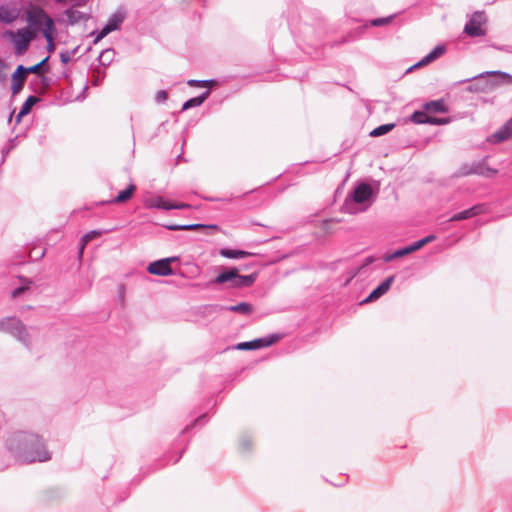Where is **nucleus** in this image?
<instances>
[{
  "label": "nucleus",
  "instance_id": "obj_3",
  "mask_svg": "<svg viewBox=\"0 0 512 512\" xmlns=\"http://www.w3.org/2000/svg\"><path fill=\"white\" fill-rule=\"evenodd\" d=\"M0 332L10 335L26 347L31 345L29 329L17 317L8 316L0 319Z\"/></svg>",
  "mask_w": 512,
  "mask_h": 512
},
{
  "label": "nucleus",
  "instance_id": "obj_39",
  "mask_svg": "<svg viewBox=\"0 0 512 512\" xmlns=\"http://www.w3.org/2000/svg\"><path fill=\"white\" fill-rule=\"evenodd\" d=\"M190 205L186 203H171L170 202V210L171 209H186L189 208Z\"/></svg>",
  "mask_w": 512,
  "mask_h": 512
},
{
  "label": "nucleus",
  "instance_id": "obj_41",
  "mask_svg": "<svg viewBox=\"0 0 512 512\" xmlns=\"http://www.w3.org/2000/svg\"><path fill=\"white\" fill-rule=\"evenodd\" d=\"M435 238H436V237H435L434 235H428V236H426V237L422 238L421 240H422V243H423V244H424V246H425L426 244H428V243H430V242L434 241V240H435Z\"/></svg>",
  "mask_w": 512,
  "mask_h": 512
},
{
  "label": "nucleus",
  "instance_id": "obj_23",
  "mask_svg": "<svg viewBox=\"0 0 512 512\" xmlns=\"http://www.w3.org/2000/svg\"><path fill=\"white\" fill-rule=\"evenodd\" d=\"M225 309L231 312L241 313L245 315L250 314L253 311L252 306L245 302L239 303L237 305L228 306Z\"/></svg>",
  "mask_w": 512,
  "mask_h": 512
},
{
  "label": "nucleus",
  "instance_id": "obj_13",
  "mask_svg": "<svg viewBox=\"0 0 512 512\" xmlns=\"http://www.w3.org/2000/svg\"><path fill=\"white\" fill-rule=\"evenodd\" d=\"M485 212V206L482 204L475 205L467 210L454 214L449 221H461L465 219L472 218L481 213Z\"/></svg>",
  "mask_w": 512,
  "mask_h": 512
},
{
  "label": "nucleus",
  "instance_id": "obj_45",
  "mask_svg": "<svg viewBox=\"0 0 512 512\" xmlns=\"http://www.w3.org/2000/svg\"><path fill=\"white\" fill-rule=\"evenodd\" d=\"M487 85H488V88H492V87H494L496 85V83L495 82H491V83H489Z\"/></svg>",
  "mask_w": 512,
  "mask_h": 512
},
{
  "label": "nucleus",
  "instance_id": "obj_16",
  "mask_svg": "<svg viewBox=\"0 0 512 512\" xmlns=\"http://www.w3.org/2000/svg\"><path fill=\"white\" fill-rule=\"evenodd\" d=\"M445 52L444 46H436L430 53H428L425 57H423L418 63H416L413 67H421L424 65H427L437 58H439L441 55H443Z\"/></svg>",
  "mask_w": 512,
  "mask_h": 512
},
{
  "label": "nucleus",
  "instance_id": "obj_40",
  "mask_svg": "<svg viewBox=\"0 0 512 512\" xmlns=\"http://www.w3.org/2000/svg\"><path fill=\"white\" fill-rule=\"evenodd\" d=\"M423 246H424V244L422 243L421 239L416 241V242H414L413 244H411V247H412L414 252L419 250V249H421Z\"/></svg>",
  "mask_w": 512,
  "mask_h": 512
},
{
  "label": "nucleus",
  "instance_id": "obj_28",
  "mask_svg": "<svg viewBox=\"0 0 512 512\" xmlns=\"http://www.w3.org/2000/svg\"><path fill=\"white\" fill-rule=\"evenodd\" d=\"M429 117L425 112L423 111H415L411 115V121L416 124H425L429 123Z\"/></svg>",
  "mask_w": 512,
  "mask_h": 512
},
{
  "label": "nucleus",
  "instance_id": "obj_36",
  "mask_svg": "<svg viewBox=\"0 0 512 512\" xmlns=\"http://www.w3.org/2000/svg\"><path fill=\"white\" fill-rule=\"evenodd\" d=\"M449 122L448 119H445V118H437V117H429V123L428 124H432V125H444V124H447Z\"/></svg>",
  "mask_w": 512,
  "mask_h": 512
},
{
  "label": "nucleus",
  "instance_id": "obj_24",
  "mask_svg": "<svg viewBox=\"0 0 512 512\" xmlns=\"http://www.w3.org/2000/svg\"><path fill=\"white\" fill-rule=\"evenodd\" d=\"M37 101H38L37 97H35V96H29V97L26 99V101L24 102V104L22 105V107H21V110H20V112H19V114H18V116H17V117H18V120H19L22 116H24V115L28 114V113L30 112L31 108L33 107V105H34Z\"/></svg>",
  "mask_w": 512,
  "mask_h": 512
},
{
  "label": "nucleus",
  "instance_id": "obj_9",
  "mask_svg": "<svg viewBox=\"0 0 512 512\" xmlns=\"http://www.w3.org/2000/svg\"><path fill=\"white\" fill-rule=\"evenodd\" d=\"M510 139H512V117L497 131L489 135L486 141L491 144H498Z\"/></svg>",
  "mask_w": 512,
  "mask_h": 512
},
{
  "label": "nucleus",
  "instance_id": "obj_42",
  "mask_svg": "<svg viewBox=\"0 0 512 512\" xmlns=\"http://www.w3.org/2000/svg\"><path fill=\"white\" fill-rule=\"evenodd\" d=\"M26 287H19L13 290L12 297H18L21 293L25 291Z\"/></svg>",
  "mask_w": 512,
  "mask_h": 512
},
{
  "label": "nucleus",
  "instance_id": "obj_49",
  "mask_svg": "<svg viewBox=\"0 0 512 512\" xmlns=\"http://www.w3.org/2000/svg\"><path fill=\"white\" fill-rule=\"evenodd\" d=\"M509 52H512V49H511V50H509Z\"/></svg>",
  "mask_w": 512,
  "mask_h": 512
},
{
  "label": "nucleus",
  "instance_id": "obj_10",
  "mask_svg": "<svg viewBox=\"0 0 512 512\" xmlns=\"http://www.w3.org/2000/svg\"><path fill=\"white\" fill-rule=\"evenodd\" d=\"M124 14L121 12L114 13L109 19L107 24L101 29L99 34L96 36L94 42L97 43L104 37H106L112 31L117 30L122 22L124 21Z\"/></svg>",
  "mask_w": 512,
  "mask_h": 512
},
{
  "label": "nucleus",
  "instance_id": "obj_11",
  "mask_svg": "<svg viewBox=\"0 0 512 512\" xmlns=\"http://www.w3.org/2000/svg\"><path fill=\"white\" fill-rule=\"evenodd\" d=\"M21 9L16 4H4L0 7V21L6 24L13 23L20 16Z\"/></svg>",
  "mask_w": 512,
  "mask_h": 512
},
{
  "label": "nucleus",
  "instance_id": "obj_18",
  "mask_svg": "<svg viewBox=\"0 0 512 512\" xmlns=\"http://www.w3.org/2000/svg\"><path fill=\"white\" fill-rule=\"evenodd\" d=\"M472 170L473 174L486 176V177H492L497 174V170L487 167L485 165V161H479V162H473L472 163Z\"/></svg>",
  "mask_w": 512,
  "mask_h": 512
},
{
  "label": "nucleus",
  "instance_id": "obj_14",
  "mask_svg": "<svg viewBox=\"0 0 512 512\" xmlns=\"http://www.w3.org/2000/svg\"><path fill=\"white\" fill-rule=\"evenodd\" d=\"M144 205L150 209L170 210V202L161 196H149L144 199Z\"/></svg>",
  "mask_w": 512,
  "mask_h": 512
},
{
  "label": "nucleus",
  "instance_id": "obj_32",
  "mask_svg": "<svg viewBox=\"0 0 512 512\" xmlns=\"http://www.w3.org/2000/svg\"><path fill=\"white\" fill-rule=\"evenodd\" d=\"M48 57H46L45 59H43L41 62H39L38 64L34 65V66H31V67H24V70L22 71V74H27V73H38L41 69V67L48 61Z\"/></svg>",
  "mask_w": 512,
  "mask_h": 512
},
{
  "label": "nucleus",
  "instance_id": "obj_26",
  "mask_svg": "<svg viewBox=\"0 0 512 512\" xmlns=\"http://www.w3.org/2000/svg\"><path fill=\"white\" fill-rule=\"evenodd\" d=\"M100 235H101L100 231L92 230V231H89L88 233H86L82 237V239H81V247H80V252H79V256L80 257L82 256L84 247L87 245V243H89L92 239H94V238H96V237H98Z\"/></svg>",
  "mask_w": 512,
  "mask_h": 512
},
{
  "label": "nucleus",
  "instance_id": "obj_37",
  "mask_svg": "<svg viewBox=\"0 0 512 512\" xmlns=\"http://www.w3.org/2000/svg\"><path fill=\"white\" fill-rule=\"evenodd\" d=\"M189 86H207L211 84V81L208 80H189L187 82Z\"/></svg>",
  "mask_w": 512,
  "mask_h": 512
},
{
  "label": "nucleus",
  "instance_id": "obj_34",
  "mask_svg": "<svg viewBox=\"0 0 512 512\" xmlns=\"http://www.w3.org/2000/svg\"><path fill=\"white\" fill-rule=\"evenodd\" d=\"M392 20V16H389V17H384V18H377V19H373L370 24L372 26H383V25H387L391 22Z\"/></svg>",
  "mask_w": 512,
  "mask_h": 512
},
{
  "label": "nucleus",
  "instance_id": "obj_19",
  "mask_svg": "<svg viewBox=\"0 0 512 512\" xmlns=\"http://www.w3.org/2000/svg\"><path fill=\"white\" fill-rule=\"evenodd\" d=\"M220 255L229 258V259H242L253 256L254 254L251 252L243 251V250H233V249H221Z\"/></svg>",
  "mask_w": 512,
  "mask_h": 512
},
{
  "label": "nucleus",
  "instance_id": "obj_1",
  "mask_svg": "<svg viewBox=\"0 0 512 512\" xmlns=\"http://www.w3.org/2000/svg\"><path fill=\"white\" fill-rule=\"evenodd\" d=\"M6 447L21 463L46 462L51 459V453L46 448L45 440L36 433L14 432L7 439Z\"/></svg>",
  "mask_w": 512,
  "mask_h": 512
},
{
  "label": "nucleus",
  "instance_id": "obj_5",
  "mask_svg": "<svg viewBox=\"0 0 512 512\" xmlns=\"http://www.w3.org/2000/svg\"><path fill=\"white\" fill-rule=\"evenodd\" d=\"M10 35L15 53L17 55L24 54L36 36L35 32L29 28L18 29L16 32H11Z\"/></svg>",
  "mask_w": 512,
  "mask_h": 512
},
{
  "label": "nucleus",
  "instance_id": "obj_38",
  "mask_svg": "<svg viewBox=\"0 0 512 512\" xmlns=\"http://www.w3.org/2000/svg\"><path fill=\"white\" fill-rule=\"evenodd\" d=\"M167 99V93L164 90H160L155 95V100L159 103H163Z\"/></svg>",
  "mask_w": 512,
  "mask_h": 512
},
{
  "label": "nucleus",
  "instance_id": "obj_35",
  "mask_svg": "<svg viewBox=\"0 0 512 512\" xmlns=\"http://www.w3.org/2000/svg\"><path fill=\"white\" fill-rule=\"evenodd\" d=\"M399 257H403L401 249H398L393 253L385 254L383 256V259L385 262H390V261L394 260L395 258H399Z\"/></svg>",
  "mask_w": 512,
  "mask_h": 512
},
{
  "label": "nucleus",
  "instance_id": "obj_15",
  "mask_svg": "<svg viewBox=\"0 0 512 512\" xmlns=\"http://www.w3.org/2000/svg\"><path fill=\"white\" fill-rule=\"evenodd\" d=\"M23 70H24V66L19 65L17 67L16 71L12 75L11 89H12L13 94H18L24 86V81H25L26 75L22 74Z\"/></svg>",
  "mask_w": 512,
  "mask_h": 512
},
{
  "label": "nucleus",
  "instance_id": "obj_12",
  "mask_svg": "<svg viewBox=\"0 0 512 512\" xmlns=\"http://www.w3.org/2000/svg\"><path fill=\"white\" fill-rule=\"evenodd\" d=\"M395 280V276L392 275V276H389L388 278H386L379 286H377L370 294L369 296L363 300L362 303H368V302H372V301H375L377 300L378 298H380L381 296H383L384 294H386L391 285L393 284Z\"/></svg>",
  "mask_w": 512,
  "mask_h": 512
},
{
  "label": "nucleus",
  "instance_id": "obj_31",
  "mask_svg": "<svg viewBox=\"0 0 512 512\" xmlns=\"http://www.w3.org/2000/svg\"><path fill=\"white\" fill-rule=\"evenodd\" d=\"M483 76H497V77H500L503 80H505L507 83H512V75L505 73V72H501V71L485 72V73L480 74L478 77H483Z\"/></svg>",
  "mask_w": 512,
  "mask_h": 512
},
{
  "label": "nucleus",
  "instance_id": "obj_29",
  "mask_svg": "<svg viewBox=\"0 0 512 512\" xmlns=\"http://www.w3.org/2000/svg\"><path fill=\"white\" fill-rule=\"evenodd\" d=\"M54 32H55V28L47 30V31H43V33H42L44 38L47 41V50L49 52H53L54 49H55V45H54Z\"/></svg>",
  "mask_w": 512,
  "mask_h": 512
},
{
  "label": "nucleus",
  "instance_id": "obj_33",
  "mask_svg": "<svg viewBox=\"0 0 512 512\" xmlns=\"http://www.w3.org/2000/svg\"><path fill=\"white\" fill-rule=\"evenodd\" d=\"M472 174H473L472 163L463 164L459 168L458 175H460V176H466V175H472Z\"/></svg>",
  "mask_w": 512,
  "mask_h": 512
},
{
  "label": "nucleus",
  "instance_id": "obj_2",
  "mask_svg": "<svg viewBox=\"0 0 512 512\" xmlns=\"http://www.w3.org/2000/svg\"><path fill=\"white\" fill-rule=\"evenodd\" d=\"M373 190L369 184L360 183L346 198L343 209L349 214H357L365 211L371 204Z\"/></svg>",
  "mask_w": 512,
  "mask_h": 512
},
{
  "label": "nucleus",
  "instance_id": "obj_21",
  "mask_svg": "<svg viewBox=\"0 0 512 512\" xmlns=\"http://www.w3.org/2000/svg\"><path fill=\"white\" fill-rule=\"evenodd\" d=\"M237 269H230L220 273L214 280L213 283L222 284L225 282H230V285L233 283L235 275L237 273Z\"/></svg>",
  "mask_w": 512,
  "mask_h": 512
},
{
  "label": "nucleus",
  "instance_id": "obj_6",
  "mask_svg": "<svg viewBox=\"0 0 512 512\" xmlns=\"http://www.w3.org/2000/svg\"><path fill=\"white\" fill-rule=\"evenodd\" d=\"M486 23V17L482 12H475L471 15L470 20L464 27V32L471 37H479L485 35L486 31L483 27Z\"/></svg>",
  "mask_w": 512,
  "mask_h": 512
},
{
  "label": "nucleus",
  "instance_id": "obj_47",
  "mask_svg": "<svg viewBox=\"0 0 512 512\" xmlns=\"http://www.w3.org/2000/svg\"><path fill=\"white\" fill-rule=\"evenodd\" d=\"M359 270H357L356 272L353 273L352 277L356 276V274L358 273Z\"/></svg>",
  "mask_w": 512,
  "mask_h": 512
},
{
  "label": "nucleus",
  "instance_id": "obj_30",
  "mask_svg": "<svg viewBox=\"0 0 512 512\" xmlns=\"http://www.w3.org/2000/svg\"><path fill=\"white\" fill-rule=\"evenodd\" d=\"M205 225L202 224H189V225H169L167 226V229L172 231H178V230H195L199 228H204Z\"/></svg>",
  "mask_w": 512,
  "mask_h": 512
},
{
  "label": "nucleus",
  "instance_id": "obj_44",
  "mask_svg": "<svg viewBox=\"0 0 512 512\" xmlns=\"http://www.w3.org/2000/svg\"><path fill=\"white\" fill-rule=\"evenodd\" d=\"M373 261H374V258H373V257H368V258H366V260H365L364 264L360 267V269H361V268H363V267H365V266L370 265Z\"/></svg>",
  "mask_w": 512,
  "mask_h": 512
},
{
  "label": "nucleus",
  "instance_id": "obj_17",
  "mask_svg": "<svg viewBox=\"0 0 512 512\" xmlns=\"http://www.w3.org/2000/svg\"><path fill=\"white\" fill-rule=\"evenodd\" d=\"M257 278V274H250V275H239L238 272L235 275L234 281L231 284V287L233 288H241V287H249L251 286Z\"/></svg>",
  "mask_w": 512,
  "mask_h": 512
},
{
  "label": "nucleus",
  "instance_id": "obj_8",
  "mask_svg": "<svg viewBox=\"0 0 512 512\" xmlns=\"http://www.w3.org/2000/svg\"><path fill=\"white\" fill-rule=\"evenodd\" d=\"M279 340L277 335H270L268 337L255 339L253 341L238 343L236 348L238 350H256L263 347H268Z\"/></svg>",
  "mask_w": 512,
  "mask_h": 512
},
{
  "label": "nucleus",
  "instance_id": "obj_25",
  "mask_svg": "<svg viewBox=\"0 0 512 512\" xmlns=\"http://www.w3.org/2000/svg\"><path fill=\"white\" fill-rule=\"evenodd\" d=\"M135 189V185L130 184L125 190L118 193V195L115 198V202L121 203L127 201L128 199H130Z\"/></svg>",
  "mask_w": 512,
  "mask_h": 512
},
{
  "label": "nucleus",
  "instance_id": "obj_48",
  "mask_svg": "<svg viewBox=\"0 0 512 512\" xmlns=\"http://www.w3.org/2000/svg\"><path fill=\"white\" fill-rule=\"evenodd\" d=\"M58 2H61L62 0H57Z\"/></svg>",
  "mask_w": 512,
  "mask_h": 512
},
{
  "label": "nucleus",
  "instance_id": "obj_27",
  "mask_svg": "<svg viewBox=\"0 0 512 512\" xmlns=\"http://www.w3.org/2000/svg\"><path fill=\"white\" fill-rule=\"evenodd\" d=\"M394 127H395V124H393V123L378 126L377 128L373 129L370 132V136H372V137L382 136V135L390 132Z\"/></svg>",
  "mask_w": 512,
  "mask_h": 512
},
{
  "label": "nucleus",
  "instance_id": "obj_22",
  "mask_svg": "<svg viewBox=\"0 0 512 512\" xmlns=\"http://www.w3.org/2000/svg\"><path fill=\"white\" fill-rule=\"evenodd\" d=\"M424 109L429 112L444 113L447 111L443 100H434L427 102L424 105Z\"/></svg>",
  "mask_w": 512,
  "mask_h": 512
},
{
  "label": "nucleus",
  "instance_id": "obj_20",
  "mask_svg": "<svg viewBox=\"0 0 512 512\" xmlns=\"http://www.w3.org/2000/svg\"><path fill=\"white\" fill-rule=\"evenodd\" d=\"M210 94V91L207 90L205 91L204 93H202L201 95L197 96V97H194V98H191L189 99L188 101H186L184 104H183V107H182V110H188L192 107H198L200 106L206 99L207 97L209 96Z\"/></svg>",
  "mask_w": 512,
  "mask_h": 512
},
{
  "label": "nucleus",
  "instance_id": "obj_43",
  "mask_svg": "<svg viewBox=\"0 0 512 512\" xmlns=\"http://www.w3.org/2000/svg\"><path fill=\"white\" fill-rule=\"evenodd\" d=\"M401 250H402V255L403 256H406V255L411 254V253L414 252L412 247H411V245H409L407 247H404V248H401Z\"/></svg>",
  "mask_w": 512,
  "mask_h": 512
},
{
  "label": "nucleus",
  "instance_id": "obj_46",
  "mask_svg": "<svg viewBox=\"0 0 512 512\" xmlns=\"http://www.w3.org/2000/svg\"><path fill=\"white\" fill-rule=\"evenodd\" d=\"M44 256V252L43 251H40L38 254H37V257L41 258Z\"/></svg>",
  "mask_w": 512,
  "mask_h": 512
},
{
  "label": "nucleus",
  "instance_id": "obj_7",
  "mask_svg": "<svg viewBox=\"0 0 512 512\" xmlns=\"http://www.w3.org/2000/svg\"><path fill=\"white\" fill-rule=\"evenodd\" d=\"M178 260V257H168L150 263L147 270L150 274L158 276H169L173 274L171 263Z\"/></svg>",
  "mask_w": 512,
  "mask_h": 512
},
{
  "label": "nucleus",
  "instance_id": "obj_4",
  "mask_svg": "<svg viewBox=\"0 0 512 512\" xmlns=\"http://www.w3.org/2000/svg\"><path fill=\"white\" fill-rule=\"evenodd\" d=\"M26 20L31 28L40 30L42 33L55 27L53 19L37 5L31 4L26 9Z\"/></svg>",
  "mask_w": 512,
  "mask_h": 512
}]
</instances>
